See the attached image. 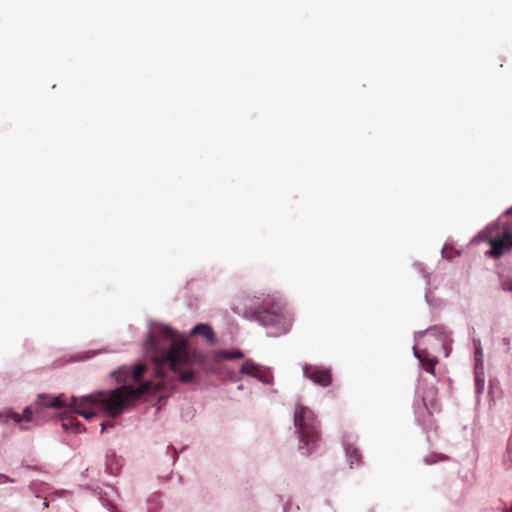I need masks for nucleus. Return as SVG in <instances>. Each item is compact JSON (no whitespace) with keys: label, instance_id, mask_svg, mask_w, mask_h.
<instances>
[{"label":"nucleus","instance_id":"obj_11","mask_svg":"<svg viewBox=\"0 0 512 512\" xmlns=\"http://www.w3.org/2000/svg\"><path fill=\"white\" fill-rule=\"evenodd\" d=\"M342 446L349 467L351 469L360 467L362 465V454L355 445V439L350 435H344L342 439Z\"/></svg>","mask_w":512,"mask_h":512},{"label":"nucleus","instance_id":"obj_28","mask_svg":"<svg viewBox=\"0 0 512 512\" xmlns=\"http://www.w3.org/2000/svg\"><path fill=\"white\" fill-rule=\"evenodd\" d=\"M145 370H146L145 365H143V364L135 365L132 370L133 379L137 380L138 378H140L144 374Z\"/></svg>","mask_w":512,"mask_h":512},{"label":"nucleus","instance_id":"obj_33","mask_svg":"<svg viewBox=\"0 0 512 512\" xmlns=\"http://www.w3.org/2000/svg\"><path fill=\"white\" fill-rule=\"evenodd\" d=\"M98 353H100V351H88L82 357H80V360L89 359Z\"/></svg>","mask_w":512,"mask_h":512},{"label":"nucleus","instance_id":"obj_29","mask_svg":"<svg viewBox=\"0 0 512 512\" xmlns=\"http://www.w3.org/2000/svg\"><path fill=\"white\" fill-rule=\"evenodd\" d=\"M445 458L446 457L442 454L428 455L424 458V463L427 465H432Z\"/></svg>","mask_w":512,"mask_h":512},{"label":"nucleus","instance_id":"obj_23","mask_svg":"<svg viewBox=\"0 0 512 512\" xmlns=\"http://www.w3.org/2000/svg\"><path fill=\"white\" fill-rule=\"evenodd\" d=\"M154 385L155 391H165L167 394L172 393V391L175 389V381L171 382H165V380H159Z\"/></svg>","mask_w":512,"mask_h":512},{"label":"nucleus","instance_id":"obj_2","mask_svg":"<svg viewBox=\"0 0 512 512\" xmlns=\"http://www.w3.org/2000/svg\"><path fill=\"white\" fill-rule=\"evenodd\" d=\"M234 311L249 321L269 329V336L278 337L287 334L292 327V316L283 300L276 295L260 294L246 297Z\"/></svg>","mask_w":512,"mask_h":512},{"label":"nucleus","instance_id":"obj_31","mask_svg":"<svg viewBox=\"0 0 512 512\" xmlns=\"http://www.w3.org/2000/svg\"><path fill=\"white\" fill-rule=\"evenodd\" d=\"M99 500H100V502L102 503V505L104 507H106L111 512H114L113 511V505L109 501H107L102 495H100Z\"/></svg>","mask_w":512,"mask_h":512},{"label":"nucleus","instance_id":"obj_8","mask_svg":"<svg viewBox=\"0 0 512 512\" xmlns=\"http://www.w3.org/2000/svg\"><path fill=\"white\" fill-rule=\"evenodd\" d=\"M239 373L242 375L253 377L264 384L273 383V374L270 368L256 364L251 359H247L244 361V363L241 365L239 369Z\"/></svg>","mask_w":512,"mask_h":512},{"label":"nucleus","instance_id":"obj_21","mask_svg":"<svg viewBox=\"0 0 512 512\" xmlns=\"http://www.w3.org/2000/svg\"><path fill=\"white\" fill-rule=\"evenodd\" d=\"M18 418V413L11 408H4L0 410V425H8L9 421L14 423V419Z\"/></svg>","mask_w":512,"mask_h":512},{"label":"nucleus","instance_id":"obj_26","mask_svg":"<svg viewBox=\"0 0 512 512\" xmlns=\"http://www.w3.org/2000/svg\"><path fill=\"white\" fill-rule=\"evenodd\" d=\"M499 286H500V289L505 292H512V277L501 276Z\"/></svg>","mask_w":512,"mask_h":512},{"label":"nucleus","instance_id":"obj_32","mask_svg":"<svg viewBox=\"0 0 512 512\" xmlns=\"http://www.w3.org/2000/svg\"><path fill=\"white\" fill-rule=\"evenodd\" d=\"M15 480L10 478L9 476L0 473V484L2 483H14Z\"/></svg>","mask_w":512,"mask_h":512},{"label":"nucleus","instance_id":"obj_37","mask_svg":"<svg viewBox=\"0 0 512 512\" xmlns=\"http://www.w3.org/2000/svg\"><path fill=\"white\" fill-rule=\"evenodd\" d=\"M441 255H442V258H448V256L446 255V246H444V247L441 249Z\"/></svg>","mask_w":512,"mask_h":512},{"label":"nucleus","instance_id":"obj_20","mask_svg":"<svg viewBox=\"0 0 512 512\" xmlns=\"http://www.w3.org/2000/svg\"><path fill=\"white\" fill-rule=\"evenodd\" d=\"M161 508V495L160 493H153L147 500V511L158 512Z\"/></svg>","mask_w":512,"mask_h":512},{"label":"nucleus","instance_id":"obj_35","mask_svg":"<svg viewBox=\"0 0 512 512\" xmlns=\"http://www.w3.org/2000/svg\"><path fill=\"white\" fill-rule=\"evenodd\" d=\"M501 343L504 345V346H507L509 347L510 344H511V338L510 337H503L501 339Z\"/></svg>","mask_w":512,"mask_h":512},{"label":"nucleus","instance_id":"obj_39","mask_svg":"<svg viewBox=\"0 0 512 512\" xmlns=\"http://www.w3.org/2000/svg\"><path fill=\"white\" fill-rule=\"evenodd\" d=\"M100 426H101V433H103V432H104V430H105V427H106L105 422H101V423H100Z\"/></svg>","mask_w":512,"mask_h":512},{"label":"nucleus","instance_id":"obj_36","mask_svg":"<svg viewBox=\"0 0 512 512\" xmlns=\"http://www.w3.org/2000/svg\"><path fill=\"white\" fill-rule=\"evenodd\" d=\"M503 214L506 216H512V206L507 208Z\"/></svg>","mask_w":512,"mask_h":512},{"label":"nucleus","instance_id":"obj_12","mask_svg":"<svg viewBox=\"0 0 512 512\" xmlns=\"http://www.w3.org/2000/svg\"><path fill=\"white\" fill-rule=\"evenodd\" d=\"M414 267L416 268V270L422 274L423 278L425 279V283H426V288H425V294H424V298H425V302L428 304V306L430 307H439L441 306V300L434 297L433 294H432V291H431V278H430V272H428L426 270V267L422 264V263H419V262H416L414 263Z\"/></svg>","mask_w":512,"mask_h":512},{"label":"nucleus","instance_id":"obj_6","mask_svg":"<svg viewBox=\"0 0 512 512\" xmlns=\"http://www.w3.org/2000/svg\"><path fill=\"white\" fill-rule=\"evenodd\" d=\"M425 334H429L438 340L444 351V356H449L452 349L453 333L448 327L444 325H434L426 330L415 332L414 340L418 341V339L423 337Z\"/></svg>","mask_w":512,"mask_h":512},{"label":"nucleus","instance_id":"obj_22","mask_svg":"<svg viewBox=\"0 0 512 512\" xmlns=\"http://www.w3.org/2000/svg\"><path fill=\"white\" fill-rule=\"evenodd\" d=\"M502 463L506 469H512V432L507 441V447L503 455Z\"/></svg>","mask_w":512,"mask_h":512},{"label":"nucleus","instance_id":"obj_41","mask_svg":"<svg viewBox=\"0 0 512 512\" xmlns=\"http://www.w3.org/2000/svg\"><path fill=\"white\" fill-rule=\"evenodd\" d=\"M237 389H238V390H242V389H243V385H242V384L238 385V386H237Z\"/></svg>","mask_w":512,"mask_h":512},{"label":"nucleus","instance_id":"obj_30","mask_svg":"<svg viewBox=\"0 0 512 512\" xmlns=\"http://www.w3.org/2000/svg\"><path fill=\"white\" fill-rule=\"evenodd\" d=\"M74 433H84L86 431L85 426L80 421H75L74 427L71 430Z\"/></svg>","mask_w":512,"mask_h":512},{"label":"nucleus","instance_id":"obj_14","mask_svg":"<svg viewBox=\"0 0 512 512\" xmlns=\"http://www.w3.org/2000/svg\"><path fill=\"white\" fill-rule=\"evenodd\" d=\"M39 413L36 407L26 406L22 413H18V418L14 419V424L19 425L21 431H27L29 428L23 425V423L37 422Z\"/></svg>","mask_w":512,"mask_h":512},{"label":"nucleus","instance_id":"obj_9","mask_svg":"<svg viewBox=\"0 0 512 512\" xmlns=\"http://www.w3.org/2000/svg\"><path fill=\"white\" fill-rule=\"evenodd\" d=\"M302 371L305 378L321 387H328L332 383L331 371L329 368L303 364Z\"/></svg>","mask_w":512,"mask_h":512},{"label":"nucleus","instance_id":"obj_1","mask_svg":"<svg viewBox=\"0 0 512 512\" xmlns=\"http://www.w3.org/2000/svg\"><path fill=\"white\" fill-rule=\"evenodd\" d=\"M144 349L150 354L157 368L168 366L172 371L177 366L198 365L206 363V355L199 350L187 349V340L168 325L150 320Z\"/></svg>","mask_w":512,"mask_h":512},{"label":"nucleus","instance_id":"obj_5","mask_svg":"<svg viewBox=\"0 0 512 512\" xmlns=\"http://www.w3.org/2000/svg\"><path fill=\"white\" fill-rule=\"evenodd\" d=\"M437 390L434 387H429L425 392H421L419 388L416 389V400L414 401L413 408L417 424L426 427V422H431L432 413L438 409Z\"/></svg>","mask_w":512,"mask_h":512},{"label":"nucleus","instance_id":"obj_42","mask_svg":"<svg viewBox=\"0 0 512 512\" xmlns=\"http://www.w3.org/2000/svg\"><path fill=\"white\" fill-rule=\"evenodd\" d=\"M506 512H512V505L506 509Z\"/></svg>","mask_w":512,"mask_h":512},{"label":"nucleus","instance_id":"obj_17","mask_svg":"<svg viewBox=\"0 0 512 512\" xmlns=\"http://www.w3.org/2000/svg\"><path fill=\"white\" fill-rule=\"evenodd\" d=\"M195 334L203 336L208 341H213L215 338V333H214L212 327L206 323L196 324L190 331V335H195Z\"/></svg>","mask_w":512,"mask_h":512},{"label":"nucleus","instance_id":"obj_27","mask_svg":"<svg viewBox=\"0 0 512 512\" xmlns=\"http://www.w3.org/2000/svg\"><path fill=\"white\" fill-rule=\"evenodd\" d=\"M61 420H62V428L64 430H70V431L74 427L75 421H77V419L73 416L62 417Z\"/></svg>","mask_w":512,"mask_h":512},{"label":"nucleus","instance_id":"obj_43","mask_svg":"<svg viewBox=\"0 0 512 512\" xmlns=\"http://www.w3.org/2000/svg\"><path fill=\"white\" fill-rule=\"evenodd\" d=\"M172 449H173V454L175 456L177 454V452H176V450L174 448H172Z\"/></svg>","mask_w":512,"mask_h":512},{"label":"nucleus","instance_id":"obj_19","mask_svg":"<svg viewBox=\"0 0 512 512\" xmlns=\"http://www.w3.org/2000/svg\"><path fill=\"white\" fill-rule=\"evenodd\" d=\"M179 367L180 366H177V370L174 372L178 373V380L181 383H184V384L189 383L190 381H192L194 379V377L196 375L199 374L198 370H195L192 368L181 370V369H179Z\"/></svg>","mask_w":512,"mask_h":512},{"label":"nucleus","instance_id":"obj_18","mask_svg":"<svg viewBox=\"0 0 512 512\" xmlns=\"http://www.w3.org/2000/svg\"><path fill=\"white\" fill-rule=\"evenodd\" d=\"M474 378H475V393L477 395V401L479 402V397L483 393L484 387H485L484 370H474Z\"/></svg>","mask_w":512,"mask_h":512},{"label":"nucleus","instance_id":"obj_4","mask_svg":"<svg viewBox=\"0 0 512 512\" xmlns=\"http://www.w3.org/2000/svg\"><path fill=\"white\" fill-rule=\"evenodd\" d=\"M295 434L298 437V449L302 455L308 456L320 447V424L314 412L301 404L295 408L293 415Z\"/></svg>","mask_w":512,"mask_h":512},{"label":"nucleus","instance_id":"obj_38","mask_svg":"<svg viewBox=\"0 0 512 512\" xmlns=\"http://www.w3.org/2000/svg\"><path fill=\"white\" fill-rule=\"evenodd\" d=\"M42 505H43V508H47L49 506V502L46 498H44Z\"/></svg>","mask_w":512,"mask_h":512},{"label":"nucleus","instance_id":"obj_3","mask_svg":"<svg viewBox=\"0 0 512 512\" xmlns=\"http://www.w3.org/2000/svg\"><path fill=\"white\" fill-rule=\"evenodd\" d=\"M151 386L152 383L148 381L137 388L121 386L109 391L99 390L82 396L81 401L98 404L104 409L108 416L115 418L122 414L124 410L132 404L135 398L148 391Z\"/></svg>","mask_w":512,"mask_h":512},{"label":"nucleus","instance_id":"obj_24","mask_svg":"<svg viewBox=\"0 0 512 512\" xmlns=\"http://www.w3.org/2000/svg\"><path fill=\"white\" fill-rule=\"evenodd\" d=\"M76 402H77V400L75 401L74 406L70 407L74 414L80 415L87 420L93 418L96 415V412L93 411L92 409H83V408L78 407L76 405Z\"/></svg>","mask_w":512,"mask_h":512},{"label":"nucleus","instance_id":"obj_13","mask_svg":"<svg viewBox=\"0 0 512 512\" xmlns=\"http://www.w3.org/2000/svg\"><path fill=\"white\" fill-rule=\"evenodd\" d=\"M413 354L418 359L420 366L428 373L434 374L437 358L432 356L426 349L419 350L413 347Z\"/></svg>","mask_w":512,"mask_h":512},{"label":"nucleus","instance_id":"obj_40","mask_svg":"<svg viewBox=\"0 0 512 512\" xmlns=\"http://www.w3.org/2000/svg\"><path fill=\"white\" fill-rule=\"evenodd\" d=\"M494 227H495V224L492 223V224L488 225L487 229L490 230V229H493Z\"/></svg>","mask_w":512,"mask_h":512},{"label":"nucleus","instance_id":"obj_25","mask_svg":"<svg viewBox=\"0 0 512 512\" xmlns=\"http://www.w3.org/2000/svg\"><path fill=\"white\" fill-rule=\"evenodd\" d=\"M483 349H479L474 351V370H484V361H483Z\"/></svg>","mask_w":512,"mask_h":512},{"label":"nucleus","instance_id":"obj_15","mask_svg":"<svg viewBox=\"0 0 512 512\" xmlns=\"http://www.w3.org/2000/svg\"><path fill=\"white\" fill-rule=\"evenodd\" d=\"M122 465V460L116 455V452L108 449L105 454V472L116 476L121 471Z\"/></svg>","mask_w":512,"mask_h":512},{"label":"nucleus","instance_id":"obj_16","mask_svg":"<svg viewBox=\"0 0 512 512\" xmlns=\"http://www.w3.org/2000/svg\"><path fill=\"white\" fill-rule=\"evenodd\" d=\"M244 357V353L240 349H233V350H215L213 352V359L215 361L219 360H234V359H240Z\"/></svg>","mask_w":512,"mask_h":512},{"label":"nucleus","instance_id":"obj_7","mask_svg":"<svg viewBox=\"0 0 512 512\" xmlns=\"http://www.w3.org/2000/svg\"><path fill=\"white\" fill-rule=\"evenodd\" d=\"M76 401V397L71 396L67 397L64 394L60 395H51V394H38L35 401L34 406L39 410V408H60V407H73Z\"/></svg>","mask_w":512,"mask_h":512},{"label":"nucleus","instance_id":"obj_10","mask_svg":"<svg viewBox=\"0 0 512 512\" xmlns=\"http://www.w3.org/2000/svg\"><path fill=\"white\" fill-rule=\"evenodd\" d=\"M491 249L485 252L486 256L498 259L512 249V233L506 232L500 239L488 240Z\"/></svg>","mask_w":512,"mask_h":512},{"label":"nucleus","instance_id":"obj_34","mask_svg":"<svg viewBox=\"0 0 512 512\" xmlns=\"http://www.w3.org/2000/svg\"><path fill=\"white\" fill-rule=\"evenodd\" d=\"M472 342H473V346H474V349H475V350H478V348H479V349H483V348H482V344H481V340H480L479 338H474V339L472 340Z\"/></svg>","mask_w":512,"mask_h":512}]
</instances>
